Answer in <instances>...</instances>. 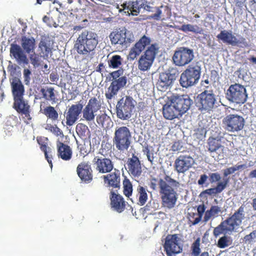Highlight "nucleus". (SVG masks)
<instances>
[{"mask_svg":"<svg viewBox=\"0 0 256 256\" xmlns=\"http://www.w3.org/2000/svg\"><path fill=\"white\" fill-rule=\"evenodd\" d=\"M150 38L144 35L130 48L128 56V60L132 61L148 46L138 60V68L142 71H146L150 68L158 51V44H150Z\"/></svg>","mask_w":256,"mask_h":256,"instance_id":"f257e3e1","label":"nucleus"},{"mask_svg":"<svg viewBox=\"0 0 256 256\" xmlns=\"http://www.w3.org/2000/svg\"><path fill=\"white\" fill-rule=\"evenodd\" d=\"M157 182L156 178H152L148 186L155 190L158 184L162 206L168 209L173 208L178 199L176 190L180 187V182L168 175H166L164 179L160 178Z\"/></svg>","mask_w":256,"mask_h":256,"instance_id":"f03ea898","label":"nucleus"},{"mask_svg":"<svg viewBox=\"0 0 256 256\" xmlns=\"http://www.w3.org/2000/svg\"><path fill=\"white\" fill-rule=\"evenodd\" d=\"M242 204L230 216L222 222L213 230V234L217 238L222 234L232 232L238 228L245 218L244 208Z\"/></svg>","mask_w":256,"mask_h":256,"instance_id":"7ed1b4c3","label":"nucleus"},{"mask_svg":"<svg viewBox=\"0 0 256 256\" xmlns=\"http://www.w3.org/2000/svg\"><path fill=\"white\" fill-rule=\"evenodd\" d=\"M98 44L96 34L92 31L84 30L77 38L74 48L79 54L88 56L94 50Z\"/></svg>","mask_w":256,"mask_h":256,"instance_id":"20e7f679","label":"nucleus"},{"mask_svg":"<svg viewBox=\"0 0 256 256\" xmlns=\"http://www.w3.org/2000/svg\"><path fill=\"white\" fill-rule=\"evenodd\" d=\"M113 146L120 152L127 151L132 144V133L126 126H116L112 138Z\"/></svg>","mask_w":256,"mask_h":256,"instance_id":"39448f33","label":"nucleus"},{"mask_svg":"<svg viewBox=\"0 0 256 256\" xmlns=\"http://www.w3.org/2000/svg\"><path fill=\"white\" fill-rule=\"evenodd\" d=\"M123 70H118L110 73L112 78L110 86L106 92L105 96L107 100H112L118 94V91L126 84L127 79L126 76H122Z\"/></svg>","mask_w":256,"mask_h":256,"instance_id":"423d86ee","label":"nucleus"},{"mask_svg":"<svg viewBox=\"0 0 256 256\" xmlns=\"http://www.w3.org/2000/svg\"><path fill=\"white\" fill-rule=\"evenodd\" d=\"M201 74V68L198 65L189 66L180 74V85L188 88L196 85L198 82Z\"/></svg>","mask_w":256,"mask_h":256,"instance_id":"0eeeda50","label":"nucleus"},{"mask_svg":"<svg viewBox=\"0 0 256 256\" xmlns=\"http://www.w3.org/2000/svg\"><path fill=\"white\" fill-rule=\"evenodd\" d=\"M134 102L133 98L130 96H126L120 98L116 106L117 117L122 120L129 119L132 116Z\"/></svg>","mask_w":256,"mask_h":256,"instance_id":"6e6552de","label":"nucleus"},{"mask_svg":"<svg viewBox=\"0 0 256 256\" xmlns=\"http://www.w3.org/2000/svg\"><path fill=\"white\" fill-rule=\"evenodd\" d=\"M181 238L178 234H168L164 244V251L167 256H176L182 251Z\"/></svg>","mask_w":256,"mask_h":256,"instance_id":"1a4fd4ad","label":"nucleus"},{"mask_svg":"<svg viewBox=\"0 0 256 256\" xmlns=\"http://www.w3.org/2000/svg\"><path fill=\"white\" fill-rule=\"evenodd\" d=\"M227 99L236 104H243L247 100L248 94L246 88L238 84H232L226 92Z\"/></svg>","mask_w":256,"mask_h":256,"instance_id":"9d476101","label":"nucleus"},{"mask_svg":"<svg viewBox=\"0 0 256 256\" xmlns=\"http://www.w3.org/2000/svg\"><path fill=\"white\" fill-rule=\"evenodd\" d=\"M244 124V118L237 114H230L226 116L222 120L224 129L231 132H238L242 130Z\"/></svg>","mask_w":256,"mask_h":256,"instance_id":"9b49d317","label":"nucleus"},{"mask_svg":"<svg viewBox=\"0 0 256 256\" xmlns=\"http://www.w3.org/2000/svg\"><path fill=\"white\" fill-rule=\"evenodd\" d=\"M194 58L192 50L186 47H180L175 51L172 60L176 66H182L190 64Z\"/></svg>","mask_w":256,"mask_h":256,"instance_id":"f8f14e48","label":"nucleus"},{"mask_svg":"<svg viewBox=\"0 0 256 256\" xmlns=\"http://www.w3.org/2000/svg\"><path fill=\"white\" fill-rule=\"evenodd\" d=\"M103 151V150H100L98 154L101 156H94L92 162L96 170L99 173H108L113 170L114 166L112 160L106 158L102 154Z\"/></svg>","mask_w":256,"mask_h":256,"instance_id":"ddd939ff","label":"nucleus"},{"mask_svg":"<svg viewBox=\"0 0 256 256\" xmlns=\"http://www.w3.org/2000/svg\"><path fill=\"white\" fill-rule=\"evenodd\" d=\"M12 107L22 116L24 122L28 124L31 122L32 116L30 115V106L24 98L14 100Z\"/></svg>","mask_w":256,"mask_h":256,"instance_id":"4468645a","label":"nucleus"},{"mask_svg":"<svg viewBox=\"0 0 256 256\" xmlns=\"http://www.w3.org/2000/svg\"><path fill=\"white\" fill-rule=\"evenodd\" d=\"M110 38L113 44H119L126 47L134 41V36L126 30L112 32Z\"/></svg>","mask_w":256,"mask_h":256,"instance_id":"2eb2a0df","label":"nucleus"},{"mask_svg":"<svg viewBox=\"0 0 256 256\" xmlns=\"http://www.w3.org/2000/svg\"><path fill=\"white\" fill-rule=\"evenodd\" d=\"M216 102L215 95L204 90L198 96L196 102L198 110L209 111L214 108Z\"/></svg>","mask_w":256,"mask_h":256,"instance_id":"dca6fc26","label":"nucleus"},{"mask_svg":"<svg viewBox=\"0 0 256 256\" xmlns=\"http://www.w3.org/2000/svg\"><path fill=\"white\" fill-rule=\"evenodd\" d=\"M221 179L220 175L218 172L209 174V180L211 184L218 182L216 186L213 188L206 189L202 191L200 195L206 194L208 196H216L220 193L226 187L228 182V179L224 180L222 182L219 181Z\"/></svg>","mask_w":256,"mask_h":256,"instance_id":"f3484780","label":"nucleus"},{"mask_svg":"<svg viewBox=\"0 0 256 256\" xmlns=\"http://www.w3.org/2000/svg\"><path fill=\"white\" fill-rule=\"evenodd\" d=\"M101 108L100 102L96 97L90 98L88 104L82 110V118L87 122L94 120L96 112Z\"/></svg>","mask_w":256,"mask_h":256,"instance_id":"a211bd4d","label":"nucleus"},{"mask_svg":"<svg viewBox=\"0 0 256 256\" xmlns=\"http://www.w3.org/2000/svg\"><path fill=\"white\" fill-rule=\"evenodd\" d=\"M224 133L221 132L218 134L216 136H210L207 140V146L208 151L211 154L216 153L220 156H223L224 146L221 144L222 140L224 138Z\"/></svg>","mask_w":256,"mask_h":256,"instance_id":"6ab92c4d","label":"nucleus"},{"mask_svg":"<svg viewBox=\"0 0 256 256\" xmlns=\"http://www.w3.org/2000/svg\"><path fill=\"white\" fill-rule=\"evenodd\" d=\"M194 163V158L191 156L181 154L176 159L174 168L178 174H184L192 168Z\"/></svg>","mask_w":256,"mask_h":256,"instance_id":"aec40b11","label":"nucleus"},{"mask_svg":"<svg viewBox=\"0 0 256 256\" xmlns=\"http://www.w3.org/2000/svg\"><path fill=\"white\" fill-rule=\"evenodd\" d=\"M176 77V72H166L160 73L156 83L157 88L160 91H166L172 85Z\"/></svg>","mask_w":256,"mask_h":256,"instance_id":"412c9836","label":"nucleus"},{"mask_svg":"<svg viewBox=\"0 0 256 256\" xmlns=\"http://www.w3.org/2000/svg\"><path fill=\"white\" fill-rule=\"evenodd\" d=\"M171 102L182 116L190 108L192 100L188 95L173 96Z\"/></svg>","mask_w":256,"mask_h":256,"instance_id":"4be33fe9","label":"nucleus"},{"mask_svg":"<svg viewBox=\"0 0 256 256\" xmlns=\"http://www.w3.org/2000/svg\"><path fill=\"white\" fill-rule=\"evenodd\" d=\"M92 170L91 166L86 162L79 164L76 168V172L81 180L84 183H90L93 180Z\"/></svg>","mask_w":256,"mask_h":256,"instance_id":"5701e85b","label":"nucleus"},{"mask_svg":"<svg viewBox=\"0 0 256 256\" xmlns=\"http://www.w3.org/2000/svg\"><path fill=\"white\" fill-rule=\"evenodd\" d=\"M104 183L106 186L112 188L120 189V172L119 170L114 168L112 172H108L102 176Z\"/></svg>","mask_w":256,"mask_h":256,"instance_id":"b1692460","label":"nucleus"},{"mask_svg":"<svg viewBox=\"0 0 256 256\" xmlns=\"http://www.w3.org/2000/svg\"><path fill=\"white\" fill-rule=\"evenodd\" d=\"M126 165L128 166V174L134 176L138 177L142 173V168L139 158L135 155L132 154V156L128 158Z\"/></svg>","mask_w":256,"mask_h":256,"instance_id":"393cba45","label":"nucleus"},{"mask_svg":"<svg viewBox=\"0 0 256 256\" xmlns=\"http://www.w3.org/2000/svg\"><path fill=\"white\" fill-rule=\"evenodd\" d=\"M83 104L80 102L72 104L68 109L66 114V124L68 126H72L78 119L79 115L82 113Z\"/></svg>","mask_w":256,"mask_h":256,"instance_id":"a878e982","label":"nucleus"},{"mask_svg":"<svg viewBox=\"0 0 256 256\" xmlns=\"http://www.w3.org/2000/svg\"><path fill=\"white\" fill-rule=\"evenodd\" d=\"M110 205L114 210L119 213L124 211L126 208V202L124 200L123 197L114 191L110 192Z\"/></svg>","mask_w":256,"mask_h":256,"instance_id":"bb28decb","label":"nucleus"},{"mask_svg":"<svg viewBox=\"0 0 256 256\" xmlns=\"http://www.w3.org/2000/svg\"><path fill=\"white\" fill-rule=\"evenodd\" d=\"M10 82L14 100L24 98V88L20 79L14 77Z\"/></svg>","mask_w":256,"mask_h":256,"instance_id":"cd10ccee","label":"nucleus"},{"mask_svg":"<svg viewBox=\"0 0 256 256\" xmlns=\"http://www.w3.org/2000/svg\"><path fill=\"white\" fill-rule=\"evenodd\" d=\"M56 148L58 158L65 161L70 160L72 158V151L69 146L58 140L56 141Z\"/></svg>","mask_w":256,"mask_h":256,"instance_id":"c85d7f7f","label":"nucleus"},{"mask_svg":"<svg viewBox=\"0 0 256 256\" xmlns=\"http://www.w3.org/2000/svg\"><path fill=\"white\" fill-rule=\"evenodd\" d=\"M10 54L13 56L19 64H28V60L22 50L17 44H12L10 48Z\"/></svg>","mask_w":256,"mask_h":256,"instance_id":"c756f323","label":"nucleus"},{"mask_svg":"<svg viewBox=\"0 0 256 256\" xmlns=\"http://www.w3.org/2000/svg\"><path fill=\"white\" fill-rule=\"evenodd\" d=\"M147 191L146 188L138 185L136 190V198H131L130 200L133 203L137 202L138 205L142 206L148 200Z\"/></svg>","mask_w":256,"mask_h":256,"instance_id":"7c9ffc66","label":"nucleus"},{"mask_svg":"<svg viewBox=\"0 0 256 256\" xmlns=\"http://www.w3.org/2000/svg\"><path fill=\"white\" fill-rule=\"evenodd\" d=\"M150 2H148L146 6H144L145 10L148 12H153L154 9L156 10V12L149 16V18L153 19L156 20H162V8H164L165 10L168 11L170 13V10L168 6L161 5L160 6H156L154 8L150 6Z\"/></svg>","mask_w":256,"mask_h":256,"instance_id":"2f4dec72","label":"nucleus"},{"mask_svg":"<svg viewBox=\"0 0 256 256\" xmlns=\"http://www.w3.org/2000/svg\"><path fill=\"white\" fill-rule=\"evenodd\" d=\"M40 92L42 98L45 100L50 102L52 104L58 102V98L56 94V91L54 88L46 87L45 88H42Z\"/></svg>","mask_w":256,"mask_h":256,"instance_id":"473e14b6","label":"nucleus"},{"mask_svg":"<svg viewBox=\"0 0 256 256\" xmlns=\"http://www.w3.org/2000/svg\"><path fill=\"white\" fill-rule=\"evenodd\" d=\"M162 113L166 118L170 120L178 118V116H182L180 113L174 106L172 102L170 104H166L163 106Z\"/></svg>","mask_w":256,"mask_h":256,"instance_id":"72a5a7b5","label":"nucleus"},{"mask_svg":"<svg viewBox=\"0 0 256 256\" xmlns=\"http://www.w3.org/2000/svg\"><path fill=\"white\" fill-rule=\"evenodd\" d=\"M216 38L218 40H222L224 43L233 46L234 44L236 36L232 34L231 32L226 30H222L218 34Z\"/></svg>","mask_w":256,"mask_h":256,"instance_id":"f704fd0d","label":"nucleus"},{"mask_svg":"<svg viewBox=\"0 0 256 256\" xmlns=\"http://www.w3.org/2000/svg\"><path fill=\"white\" fill-rule=\"evenodd\" d=\"M36 46V40L34 38H28L25 36L22 38V46L27 54L33 52Z\"/></svg>","mask_w":256,"mask_h":256,"instance_id":"c9c22d12","label":"nucleus"},{"mask_svg":"<svg viewBox=\"0 0 256 256\" xmlns=\"http://www.w3.org/2000/svg\"><path fill=\"white\" fill-rule=\"evenodd\" d=\"M178 29L184 32H192L195 34H202L204 32L202 28L190 24H182Z\"/></svg>","mask_w":256,"mask_h":256,"instance_id":"e433bc0d","label":"nucleus"},{"mask_svg":"<svg viewBox=\"0 0 256 256\" xmlns=\"http://www.w3.org/2000/svg\"><path fill=\"white\" fill-rule=\"evenodd\" d=\"M76 130L78 136L82 140H86L90 134V130L88 126L82 123H78L76 125Z\"/></svg>","mask_w":256,"mask_h":256,"instance_id":"4c0bfd02","label":"nucleus"},{"mask_svg":"<svg viewBox=\"0 0 256 256\" xmlns=\"http://www.w3.org/2000/svg\"><path fill=\"white\" fill-rule=\"evenodd\" d=\"M44 114L48 118L50 119L53 121L58 120V114L57 111L55 110L54 108L52 106H48L45 108L42 111Z\"/></svg>","mask_w":256,"mask_h":256,"instance_id":"58836bf2","label":"nucleus"},{"mask_svg":"<svg viewBox=\"0 0 256 256\" xmlns=\"http://www.w3.org/2000/svg\"><path fill=\"white\" fill-rule=\"evenodd\" d=\"M220 211V208L218 206H212L210 210L205 212L204 222H207L211 218L217 216Z\"/></svg>","mask_w":256,"mask_h":256,"instance_id":"ea45409f","label":"nucleus"},{"mask_svg":"<svg viewBox=\"0 0 256 256\" xmlns=\"http://www.w3.org/2000/svg\"><path fill=\"white\" fill-rule=\"evenodd\" d=\"M41 53L43 54L44 58H48L51 52V47L50 42L46 40H42L38 44Z\"/></svg>","mask_w":256,"mask_h":256,"instance_id":"a19ab883","label":"nucleus"},{"mask_svg":"<svg viewBox=\"0 0 256 256\" xmlns=\"http://www.w3.org/2000/svg\"><path fill=\"white\" fill-rule=\"evenodd\" d=\"M37 140L38 144L40 145V150L44 152L45 158L52 168V158L51 154H48V149H50V148L48 147L46 143L41 142V141L39 138H37Z\"/></svg>","mask_w":256,"mask_h":256,"instance_id":"79ce46f5","label":"nucleus"},{"mask_svg":"<svg viewBox=\"0 0 256 256\" xmlns=\"http://www.w3.org/2000/svg\"><path fill=\"white\" fill-rule=\"evenodd\" d=\"M122 58L120 56L114 55L108 60V64L110 68H116L122 65Z\"/></svg>","mask_w":256,"mask_h":256,"instance_id":"37998d69","label":"nucleus"},{"mask_svg":"<svg viewBox=\"0 0 256 256\" xmlns=\"http://www.w3.org/2000/svg\"><path fill=\"white\" fill-rule=\"evenodd\" d=\"M200 238H198L190 246L191 254L192 256H200Z\"/></svg>","mask_w":256,"mask_h":256,"instance_id":"c03bdc74","label":"nucleus"},{"mask_svg":"<svg viewBox=\"0 0 256 256\" xmlns=\"http://www.w3.org/2000/svg\"><path fill=\"white\" fill-rule=\"evenodd\" d=\"M123 192L128 198H130L132 193V186L130 180L128 178H125L123 181Z\"/></svg>","mask_w":256,"mask_h":256,"instance_id":"a18cd8bd","label":"nucleus"},{"mask_svg":"<svg viewBox=\"0 0 256 256\" xmlns=\"http://www.w3.org/2000/svg\"><path fill=\"white\" fill-rule=\"evenodd\" d=\"M206 210V206L204 204H202L199 205L198 206L197 210H198V216L195 218L194 220H192L190 218V223L192 225H195L198 224L201 220L202 215Z\"/></svg>","mask_w":256,"mask_h":256,"instance_id":"49530a36","label":"nucleus"},{"mask_svg":"<svg viewBox=\"0 0 256 256\" xmlns=\"http://www.w3.org/2000/svg\"><path fill=\"white\" fill-rule=\"evenodd\" d=\"M29 58L30 63L34 68H38L42 65V61L40 60V56L38 54L34 52L33 54L30 55Z\"/></svg>","mask_w":256,"mask_h":256,"instance_id":"de8ad7c7","label":"nucleus"},{"mask_svg":"<svg viewBox=\"0 0 256 256\" xmlns=\"http://www.w3.org/2000/svg\"><path fill=\"white\" fill-rule=\"evenodd\" d=\"M230 237L223 236L221 237L218 242L217 246L220 248H224L232 244V240Z\"/></svg>","mask_w":256,"mask_h":256,"instance_id":"09e8293b","label":"nucleus"},{"mask_svg":"<svg viewBox=\"0 0 256 256\" xmlns=\"http://www.w3.org/2000/svg\"><path fill=\"white\" fill-rule=\"evenodd\" d=\"M243 242L245 244H251L256 242V229L250 234L246 235L242 238Z\"/></svg>","mask_w":256,"mask_h":256,"instance_id":"8fccbe9b","label":"nucleus"},{"mask_svg":"<svg viewBox=\"0 0 256 256\" xmlns=\"http://www.w3.org/2000/svg\"><path fill=\"white\" fill-rule=\"evenodd\" d=\"M128 8H129L128 12L130 11L132 16H138L140 13L138 4H136V1L128 2Z\"/></svg>","mask_w":256,"mask_h":256,"instance_id":"3c124183","label":"nucleus"},{"mask_svg":"<svg viewBox=\"0 0 256 256\" xmlns=\"http://www.w3.org/2000/svg\"><path fill=\"white\" fill-rule=\"evenodd\" d=\"M48 128L51 132L56 135V136H60L62 137L64 136L62 131L58 128L56 125H50Z\"/></svg>","mask_w":256,"mask_h":256,"instance_id":"603ef678","label":"nucleus"},{"mask_svg":"<svg viewBox=\"0 0 256 256\" xmlns=\"http://www.w3.org/2000/svg\"><path fill=\"white\" fill-rule=\"evenodd\" d=\"M234 44L233 46H237L242 48H246L249 46L248 42L246 39L244 37H240L239 40H237L236 38L234 41Z\"/></svg>","mask_w":256,"mask_h":256,"instance_id":"864d4df0","label":"nucleus"},{"mask_svg":"<svg viewBox=\"0 0 256 256\" xmlns=\"http://www.w3.org/2000/svg\"><path fill=\"white\" fill-rule=\"evenodd\" d=\"M31 74V72L28 68H25L24 70V81L26 84H28L30 80V76Z\"/></svg>","mask_w":256,"mask_h":256,"instance_id":"5fc2aeb1","label":"nucleus"},{"mask_svg":"<svg viewBox=\"0 0 256 256\" xmlns=\"http://www.w3.org/2000/svg\"><path fill=\"white\" fill-rule=\"evenodd\" d=\"M106 118V114H99L96 116V122L100 126H104Z\"/></svg>","mask_w":256,"mask_h":256,"instance_id":"6e6d98bb","label":"nucleus"},{"mask_svg":"<svg viewBox=\"0 0 256 256\" xmlns=\"http://www.w3.org/2000/svg\"><path fill=\"white\" fill-rule=\"evenodd\" d=\"M136 4H138L139 10L140 11V8L144 10V6H146L148 3V1L146 0H136Z\"/></svg>","mask_w":256,"mask_h":256,"instance_id":"4d7b16f0","label":"nucleus"},{"mask_svg":"<svg viewBox=\"0 0 256 256\" xmlns=\"http://www.w3.org/2000/svg\"><path fill=\"white\" fill-rule=\"evenodd\" d=\"M235 168L234 166L230 167L225 169L224 170V176H227L228 175L232 174L235 172L234 171Z\"/></svg>","mask_w":256,"mask_h":256,"instance_id":"13d9d810","label":"nucleus"},{"mask_svg":"<svg viewBox=\"0 0 256 256\" xmlns=\"http://www.w3.org/2000/svg\"><path fill=\"white\" fill-rule=\"evenodd\" d=\"M208 176L205 174H202L200 176V178L198 180V183L200 186H202L206 181Z\"/></svg>","mask_w":256,"mask_h":256,"instance_id":"bf43d9fd","label":"nucleus"},{"mask_svg":"<svg viewBox=\"0 0 256 256\" xmlns=\"http://www.w3.org/2000/svg\"><path fill=\"white\" fill-rule=\"evenodd\" d=\"M50 79L52 82H57L58 80V76L56 73L52 72L50 75Z\"/></svg>","mask_w":256,"mask_h":256,"instance_id":"052dcab7","label":"nucleus"},{"mask_svg":"<svg viewBox=\"0 0 256 256\" xmlns=\"http://www.w3.org/2000/svg\"><path fill=\"white\" fill-rule=\"evenodd\" d=\"M181 148L182 146L179 142H175L172 146V150L174 151L179 150Z\"/></svg>","mask_w":256,"mask_h":256,"instance_id":"680f3d73","label":"nucleus"},{"mask_svg":"<svg viewBox=\"0 0 256 256\" xmlns=\"http://www.w3.org/2000/svg\"><path fill=\"white\" fill-rule=\"evenodd\" d=\"M148 160L149 162H151V164L153 163V162L154 160V154L152 152H148V154H147L146 155Z\"/></svg>","mask_w":256,"mask_h":256,"instance_id":"e2e57ef3","label":"nucleus"},{"mask_svg":"<svg viewBox=\"0 0 256 256\" xmlns=\"http://www.w3.org/2000/svg\"><path fill=\"white\" fill-rule=\"evenodd\" d=\"M234 168H235L234 171L236 172V171L240 170V169L246 168H247V166H246V164H240V165L236 164L235 166H234Z\"/></svg>","mask_w":256,"mask_h":256,"instance_id":"0e129e2a","label":"nucleus"},{"mask_svg":"<svg viewBox=\"0 0 256 256\" xmlns=\"http://www.w3.org/2000/svg\"><path fill=\"white\" fill-rule=\"evenodd\" d=\"M189 217L188 220L190 221V218L193 221L195 220V218L198 216V214L194 212H190L188 213Z\"/></svg>","mask_w":256,"mask_h":256,"instance_id":"69168bd1","label":"nucleus"},{"mask_svg":"<svg viewBox=\"0 0 256 256\" xmlns=\"http://www.w3.org/2000/svg\"><path fill=\"white\" fill-rule=\"evenodd\" d=\"M245 0H235L236 5L237 6L241 8Z\"/></svg>","mask_w":256,"mask_h":256,"instance_id":"338daca9","label":"nucleus"},{"mask_svg":"<svg viewBox=\"0 0 256 256\" xmlns=\"http://www.w3.org/2000/svg\"><path fill=\"white\" fill-rule=\"evenodd\" d=\"M248 176L250 178H256V170H253L250 172Z\"/></svg>","mask_w":256,"mask_h":256,"instance_id":"774afa93","label":"nucleus"}]
</instances>
